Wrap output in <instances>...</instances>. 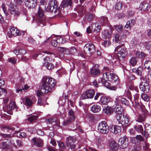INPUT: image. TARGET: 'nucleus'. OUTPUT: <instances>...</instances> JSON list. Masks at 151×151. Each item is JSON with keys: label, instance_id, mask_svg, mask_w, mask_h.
I'll return each instance as SVG.
<instances>
[{"label": "nucleus", "instance_id": "1", "mask_svg": "<svg viewBox=\"0 0 151 151\" xmlns=\"http://www.w3.org/2000/svg\"><path fill=\"white\" fill-rule=\"evenodd\" d=\"M135 23L134 19L130 20L127 22L126 25L123 27L122 25L114 26L117 31L115 35V41L119 43H122L126 41V38L127 35L129 34L128 31L125 29V28L130 29Z\"/></svg>", "mask_w": 151, "mask_h": 151}, {"label": "nucleus", "instance_id": "2", "mask_svg": "<svg viewBox=\"0 0 151 151\" xmlns=\"http://www.w3.org/2000/svg\"><path fill=\"white\" fill-rule=\"evenodd\" d=\"M56 82L55 80L52 78L47 77H43L42 80L41 91H37V95L40 98L42 93H46L52 92L54 90Z\"/></svg>", "mask_w": 151, "mask_h": 151}, {"label": "nucleus", "instance_id": "3", "mask_svg": "<svg viewBox=\"0 0 151 151\" xmlns=\"http://www.w3.org/2000/svg\"><path fill=\"white\" fill-rule=\"evenodd\" d=\"M115 53H114V57L118 61H124L125 57L127 55L128 52L126 48L123 44L117 46L115 49Z\"/></svg>", "mask_w": 151, "mask_h": 151}, {"label": "nucleus", "instance_id": "4", "mask_svg": "<svg viewBox=\"0 0 151 151\" xmlns=\"http://www.w3.org/2000/svg\"><path fill=\"white\" fill-rule=\"evenodd\" d=\"M106 81L114 82L115 84H117L119 82L118 77L114 73H111L109 72L104 73L103 78H100L98 79L99 83L103 84L106 83Z\"/></svg>", "mask_w": 151, "mask_h": 151}, {"label": "nucleus", "instance_id": "5", "mask_svg": "<svg viewBox=\"0 0 151 151\" xmlns=\"http://www.w3.org/2000/svg\"><path fill=\"white\" fill-rule=\"evenodd\" d=\"M37 20L38 25L43 27L46 24V21L45 18L43 10L39 7L37 12Z\"/></svg>", "mask_w": 151, "mask_h": 151}, {"label": "nucleus", "instance_id": "6", "mask_svg": "<svg viewBox=\"0 0 151 151\" xmlns=\"http://www.w3.org/2000/svg\"><path fill=\"white\" fill-rule=\"evenodd\" d=\"M58 2L56 0H50L47 6V9L51 12L53 11L55 9L54 12L56 14H60L61 13V12L60 10L59 9L58 7Z\"/></svg>", "mask_w": 151, "mask_h": 151}, {"label": "nucleus", "instance_id": "7", "mask_svg": "<svg viewBox=\"0 0 151 151\" xmlns=\"http://www.w3.org/2000/svg\"><path fill=\"white\" fill-rule=\"evenodd\" d=\"M98 130L101 133L106 134L109 131V127L107 123L105 121L101 122L98 126Z\"/></svg>", "mask_w": 151, "mask_h": 151}, {"label": "nucleus", "instance_id": "8", "mask_svg": "<svg viewBox=\"0 0 151 151\" xmlns=\"http://www.w3.org/2000/svg\"><path fill=\"white\" fill-rule=\"evenodd\" d=\"M84 52L86 54H92L96 51L95 47L94 44L92 43H87L83 47Z\"/></svg>", "mask_w": 151, "mask_h": 151}, {"label": "nucleus", "instance_id": "9", "mask_svg": "<svg viewBox=\"0 0 151 151\" xmlns=\"http://www.w3.org/2000/svg\"><path fill=\"white\" fill-rule=\"evenodd\" d=\"M116 118L119 124L122 125H127L130 123L129 116L126 115H123V116H117Z\"/></svg>", "mask_w": 151, "mask_h": 151}, {"label": "nucleus", "instance_id": "10", "mask_svg": "<svg viewBox=\"0 0 151 151\" xmlns=\"http://www.w3.org/2000/svg\"><path fill=\"white\" fill-rule=\"evenodd\" d=\"M16 148L17 146L15 145L14 141L12 140H8L7 141L4 142L2 143V149H13L14 147Z\"/></svg>", "mask_w": 151, "mask_h": 151}, {"label": "nucleus", "instance_id": "11", "mask_svg": "<svg viewBox=\"0 0 151 151\" xmlns=\"http://www.w3.org/2000/svg\"><path fill=\"white\" fill-rule=\"evenodd\" d=\"M118 145L120 148L122 149L126 148L128 145V141L126 137H121L119 140Z\"/></svg>", "mask_w": 151, "mask_h": 151}, {"label": "nucleus", "instance_id": "12", "mask_svg": "<svg viewBox=\"0 0 151 151\" xmlns=\"http://www.w3.org/2000/svg\"><path fill=\"white\" fill-rule=\"evenodd\" d=\"M10 32L11 34L14 36H23L25 34V32L18 30L16 28L12 27L10 28Z\"/></svg>", "mask_w": 151, "mask_h": 151}, {"label": "nucleus", "instance_id": "13", "mask_svg": "<svg viewBox=\"0 0 151 151\" xmlns=\"http://www.w3.org/2000/svg\"><path fill=\"white\" fill-rule=\"evenodd\" d=\"M95 94V91L93 90H89L86 91V95L83 94L82 95V98L83 99H85L86 98H92Z\"/></svg>", "mask_w": 151, "mask_h": 151}, {"label": "nucleus", "instance_id": "14", "mask_svg": "<svg viewBox=\"0 0 151 151\" xmlns=\"http://www.w3.org/2000/svg\"><path fill=\"white\" fill-rule=\"evenodd\" d=\"M25 6L29 8H33L35 7L37 4L36 0H25Z\"/></svg>", "mask_w": 151, "mask_h": 151}, {"label": "nucleus", "instance_id": "15", "mask_svg": "<svg viewBox=\"0 0 151 151\" xmlns=\"http://www.w3.org/2000/svg\"><path fill=\"white\" fill-rule=\"evenodd\" d=\"M32 141V144L37 147H41L43 145V141L40 138L34 137Z\"/></svg>", "mask_w": 151, "mask_h": 151}, {"label": "nucleus", "instance_id": "16", "mask_svg": "<svg viewBox=\"0 0 151 151\" xmlns=\"http://www.w3.org/2000/svg\"><path fill=\"white\" fill-rule=\"evenodd\" d=\"M139 87L141 91L143 92H147L149 91L150 87L147 83L141 82Z\"/></svg>", "mask_w": 151, "mask_h": 151}, {"label": "nucleus", "instance_id": "17", "mask_svg": "<svg viewBox=\"0 0 151 151\" xmlns=\"http://www.w3.org/2000/svg\"><path fill=\"white\" fill-rule=\"evenodd\" d=\"M110 101V98L108 96H101L99 101V103L103 105H107L108 103Z\"/></svg>", "mask_w": 151, "mask_h": 151}, {"label": "nucleus", "instance_id": "18", "mask_svg": "<svg viewBox=\"0 0 151 151\" xmlns=\"http://www.w3.org/2000/svg\"><path fill=\"white\" fill-rule=\"evenodd\" d=\"M9 11L12 15H13L15 17H17L19 14V12L18 10L13 6H11L9 8Z\"/></svg>", "mask_w": 151, "mask_h": 151}, {"label": "nucleus", "instance_id": "19", "mask_svg": "<svg viewBox=\"0 0 151 151\" xmlns=\"http://www.w3.org/2000/svg\"><path fill=\"white\" fill-rule=\"evenodd\" d=\"M114 54L112 55L107 54L106 56V61L110 64H112L113 62L115 63L117 60L114 57Z\"/></svg>", "mask_w": 151, "mask_h": 151}, {"label": "nucleus", "instance_id": "20", "mask_svg": "<svg viewBox=\"0 0 151 151\" xmlns=\"http://www.w3.org/2000/svg\"><path fill=\"white\" fill-rule=\"evenodd\" d=\"M72 1L71 0H63L61 2L60 6L62 8L66 7H71Z\"/></svg>", "mask_w": 151, "mask_h": 151}, {"label": "nucleus", "instance_id": "21", "mask_svg": "<svg viewBox=\"0 0 151 151\" xmlns=\"http://www.w3.org/2000/svg\"><path fill=\"white\" fill-rule=\"evenodd\" d=\"M102 37L104 38L109 39L111 36V31L110 29L109 30L106 29H104L102 32Z\"/></svg>", "mask_w": 151, "mask_h": 151}, {"label": "nucleus", "instance_id": "22", "mask_svg": "<svg viewBox=\"0 0 151 151\" xmlns=\"http://www.w3.org/2000/svg\"><path fill=\"white\" fill-rule=\"evenodd\" d=\"M145 129L143 136L145 137L147 140V138L149 137L150 135L151 134V126L147 125V127L146 126Z\"/></svg>", "mask_w": 151, "mask_h": 151}, {"label": "nucleus", "instance_id": "23", "mask_svg": "<svg viewBox=\"0 0 151 151\" xmlns=\"http://www.w3.org/2000/svg\"><path fill=\"white\" fill-rule=\"evenodd\" d=\"M49 58L48 57H46L44 59V61L45 62L44 65H45L46 68L48 70L52 69L54 68V66L51 63H49L47 62L48 61V59Z\"/></svg>", "mask_w": 151, "mask_h": 151}, {"label": "nucleus", "instance_id": "24", "mask_svg": "<svg viewBox=\"0 0 151 151\" xmlns=\"http://www.w3.org/2000/svg\"><path fill=\"white\" fill-rule=\"evenodd\" d=\"M37 101V99L35 97H32V100L29 98H27L25 99L26 104L29 106H31L33 102H35Z\"/></svg>", "mask_w": 151, "mask_h": 151}, {"label": "nucleus", "instance_id": "25", "mask_svg": "<svg viewBox=\"0 0 151 151\" xmlns=\"http://www.w3.org/2000/svg\"><path fill=\"white\" fill-rule=\"evenodd\" d=\"M134 128L135 131L139 133H140L142 135H143V129L142 125H138L137 124L136 125L134 126Z\"/></svg>", "mask_w": 151, "mask_h": 151}, {"label": "nucleus", "instance_id": "26", "mask_svg": "<svg viewBox=\"0 0 151 151\" xmlns=\"http://www.w3.org/2000/svg\"><path fill=\"white\" fill-rule=\"evenodd\" d=\"M91 25L93 32L98 33L100 32L101 27L100 25H96V24L94 23H92Z\"/></svg>", "mask_w": 151, "mask_h": 151}, {"label": "nucleus", "instance_id": "27", "mask_svg": "<svg viewBox=\"0 0 151 151\" xmlns=\"http://www.w3.org/2000/svg\"><path fill=\"white\" fill-rule=\"evenodd\" d=\"M8 110H15L16 111H18V109L15 104L14 101H12L10 103Z\"/></svg>", "mask_w": 151, "mask_h": 151}, {"label": "nucleus", "instance_id": "28", "mask_svg": "<svg viewBox=\"0 0 151 151\" xmlns=\"http://www.w3.org/2000/svg\"><path fill=\"white\" fill-rule=\"evenodd\" d=\"M14 52L17 55L19 54L23 55L26 53V51L23 49H19L18 48H16L14 50Z\"/></svg>", "mask_w": 151, "mask_h": 151}, {"label": "nucleus", "instance_id": "29", "mask_svg": "<svg viewBox=\"0 0 151 151\" xmlns=\"http://www.w3.org/2000/svg\"><path fill=\"white\" fill-rule=\"evenodd\" d=\"M76 141L75 137L71 136L67 137L65 141L66 145H70V144L74 143Z\"/></svg>", "mask_w": 151, "mask_h": 151}, {"label": "nucleus", "instance_id": "30", "mask_svg": "<svg viewBox=\"0 0 151 151\" xmlns=\"http://www.w3.org/2000/svg\"><path fill=\"white\" fill-rule=\"evenodd\" d=\"M150 7V6H149L148 4L145 1L141 3L139 6V8L144 11L148 10Z\"/></svg>", "mask_w": 151, "mask_h": 151}, {"label": "nucleus", "instance_id": "31", "mask_svg": "<svg viewBox=\"0 0 151 151\" xmlns=\"http://www.w3.org/2000/svg\"><path fill=\"white\" fill-rule=\"evenodd\" d=\"M103 112L106 114H110L113 111V109L110 106L106 105L103 108Z\"/></svg>", "mask_w": 151, "mask_h": 151}, {"label": "nucleus", "instance_id": "32", "mask_svg": "<svg viewBox=\"0 0 151 151\" xmlns=\"http://www.w3.org/2000/svg\"><path fill=\"white\" fill-rule=\"evenodd\" d=\"M142 68L141 67H139L137 68H134L132 70V72L136 73L137 75L141 76L142 75Z\"/></svg>", "mask_w": 151, "mask_h": 151}, {"label": "nucleus", "instance_id": "33", "mask_svg": "<svg viewBox=\"0 0 151 151\" xmlns=\"http://www.w3.org/2000/svg\"><path fill=\"white\" fill-rule=\"evenodd\" d=\"M93 15L92 14L88 13L85 15L83 20L85 21L90 22L93 19Z\"/></svg>", "mask_w": 151, "mask_h": 151}, {"label": "nucleus", "instance_id": "34", "mask_svg": "<svg viewBox=\"0 0 151 151\" xmlns=\"http://www.w3.org/2000/svg\"><path fill=\"white\" fill-rule=\"evenodd\" d=\"M100 110V106L97 104H94L91 107V110L92 111L93 113H97Z\"/></svg>", "mask_w": 151, "mask_h": 151}, {"label": "nucleus", "instance_id": "35", "mask_svg": "<svg viewBox=\"0 0 151 151\" xmlns=\"http://www.w3.org/2000/svg\"><path fill=\"white\" fill-rule=\"evenodd\" d=\"M34 114H32L31 115H29V116L27 118L28 121L32 122L35 121L38 118L37 114L36 115H34Z\"/></svg>", "mask_w": 151, "mask_h": 151}, {"label": "nucleus", "instance_id": "36", "mask_svg": "<svg viewBox=\"0 0 151 151\" xmlns=\"http://www.w3.org/2000/svg\"><path fill=\"white\" fill-rule=\"evenodd\" d=\"M110 149L113 151H116L118 149L117 144L115 142L113 141L110 144Z\"/></svg>", "mask_w": 151, "mask_h": 151}, {"label": "nucleus", "instance_id": "37", "mask_svg": "<svg viewBox=\"0 0 151 151\" xmlns=\"http://www.w3.org/2000/svg\"><path fill=\"white\" fill-rule=\"evenodd\" d=\"M100 21L101 24L104 25H106L108 22L107 18L104 16H101L100 18Z\"/></svg>", "mask_w": 151, "mask_h": 151}, {"label": "nucleus", "instance_id": "38", "mask_svg": "<svg viewBox=\"0 0 151 151\" xmlns=\"http://www.w3.org/2000/svg\"><path fill=\"white\" fill-rule=\"evenodd\" d=\"M147 141L146 140H145L142 145V147L144 151H150L149 143L146 141Z\"/></svg>", "mask_w": 151, "mask_h": 151}, {"label": "nucleus", "instance_id": "39", "mask_svg": "<svg viewBox=\"0 0 151 151\" xmlns=\"http://www.w3.org/2000/svg\"><path fill=\"white\" fill-rule=\"evenodd\" d=\"M91 72L92 75L97 76L100 74V71L99 69L93 68L91 69Z\"/></svg>", "mask_w": 151, "mask_h": 151}, {"label": "nucleus", "instance_id": "40", "mask_svg": "<svg viewBox=\"0 0 151 151\" xmlns=\"http://www.w3.org/2000/svg\"><path fill=\"white\" fill-rule=\"evenodd\" d=\"M141 97L145 101L148 102L150 99L149 96L147 94L142 93L141 95Z\"/></svg>", "mask_w": 151, "mask_h": 151}, {"label": "nucleus", "instance_id": "41", "mask_svg": "<svg viewBox=\"0 0 151 151\" xmlns=\"http://www.w3.org/2000/svg\"><path fill=\"white\" fill-rule=\"evenodd\" d=\"M15 132L17 136L20 138H24L27 135L26 133L24 132H20L18 131H15Z\"/></svg>", "mask_w": 151, "mask_h": 151}, {"label": "nucleus", "instance_id": "42", "mask_svg": "<svg viewBox=\"0 0 151 151\" xmlns=\"http://www.w3.org/2000/svg\"><path fill=\"white\" fill-rule=\"evenodd\" d=\"M135 139L137 143L139 144L140 143L144 141L143 137L140 135H137L135 137Z\"/></svg>", "mask_w": 151, "mask_h": 151}, {"label": "nucleus", "instance_id": "43", "mask_svg": "<svg viewBox=\"0 0 151 151\" xmlns=\"http://www.w3.org/2000/svg\"><path fill=\"white\" fill-rule=\"evenodd\" d=\"M121 131V128L120 126L118 125H115L114 126V133L117 134L120 132Z\"/></svg>", "mask_w": 151, "mask_h": 151}, {"label": "nucleus", "instance_id": "44", "mask_svg": "<svg viewBox=\"0 0 151 151\" xmlns=\"http://www.w3.org/2000/svg\"><path fill=\"white\" fill-rule=\"evenodd\" d=\"M126 96L130 101L132 102L133 105H134V101H132V97L130 92L129 91H127L126 94Z\"/></svg>", "mask_w": 151, "mask_h": 151}, {"label": "nucleus", "instance_id": "45", "mask_svg": "<svg viewBox=\"0 0 151 151\" xmlns=\"http://www.w3.org/2000/svg\"><path fill=\"white\" fill-rule=\"evenodd\" d=\"M121 102L122 104L126 106H128L129 105V101L124 98H122Z\"/></svg>", "mask_w": 151, "mask_h": 151}, {"label": "nucleus", "instance_id": "46", "mask_svg": "<svg viewBox=\"0 0 151 151\" xmlns=\"http://www.w3.org/2000/svg\"><path fill=\"white\" fill-rule=\"evenodd\" d=\"M129 62L132 66L134 67L137 64V60L136 58L135 57H132L130 59Z\"/></svg>", "mask_w": 151, "mask_h": 151}, {"label": "nucleus", "instance_id": "47", "mask_svg": "<svg viewBox=\"0 0 151 151\" xmlns=\"http://www.w3.org/2000/svg\"><path fill=\"white\" fill-rule=\"evenodd\" d=\"M136 55L137 57L142 59L145 58V54L142 52H137L136 53Z\"/></svg>", "mask_w": 151, "mask_h": 151}, {"label": "nucleus", "instance_id": "48", "mask_svg": "<svg viewBox=\"0 0 151 151\" xmlns=\"http://www.w3.org/2000/svg\"><path fill=\"white\" fill-rule=\"evenodd\" d=\"M29 88V87L28 86L27 84H25L24 86V87H22L21 88L20 87L18 88L16 90V92L19 93V92H21L22 90H27Z\"/></svg>", "mask_w": 151, "mask_h": 151}, {"label": "nucleus", "instance_id": "49", "mask_svg": "<svg viewBox=\"0 0 151 151\" xmlns=\"http://www.w3.org/2000/svg\"><path fill=\"white\" fill-rule=\"evenodd\" d=\"M111 42L109 39H108L102 42L101 44L103 46H104L105 47H108L111 44Z\"/></svg>", "mask_w": 151, "mask_h": 151}, {"label": "nucleus", "instance_id": "50", "mask_svg": "<svg viewBox=\"0 0 151 151\" xmlns=\"http://www.w3.org/2000/svg\"><path fill=\"white\" fill-rule=\"evenodd\" d=\"M123 111V109L121 107L119 108L118 109L115 110V113L116 114V117L117 116H122V112Z\"/></svg>", "mask_w": 151, "mask_h": 151}, {"label": "nucleus", "instance_id": "51", "mask_svg": "<svg viewBox=\"0 0 151 151\" xmlns=\"http://www.w3.org/2000/svg\"><path fill=\"white\" fill-rule=\"evenodd\" d=\"M45 122L47 124H51L55 122V119L51 118L45 120Z\"/></svg>", "mask_w": 151, "mask_h": 151}, {"label": "nucleus", "instance_id": "52", "mask_svg": "<svg viewBox=\"0 0 151 151\" xmlns=\"http://www.w3.org/2000/svg\"><path fill=\"white\" fill-rule=\"evenodd\" d=\"M122 97L121 96H117L115 98V100L114 101L115 104H119L121 102Z\"/></svg>", "mask_w": 151, "mask_h": 151}, {"label": "nucleus", "instance_id": "53", "mask_svg": "<svg viewBox=\"0 0 151 151\" xmlns=\"http://www.w3.org/2000/svg\"><path fill=\"white\" fill-rule=\"evenodd\" d=\"M135 106L136 107L139 109H141L142 108V104L137 102V101L135 102Z\"/></svg>", "mask_w": 151, "mask_h": 151}, {"label": "nucleus", "instance_id": "54", "mask_svg": "<svg viewBox=\"0 0 151 151\" xmlns=\"http://www.w3.org/2000/svg\"><path fill=\"white\" fill-rule=\"evenodd\" d=\"M8 61L13 64H14L16 63L17 61V59L14 57H11L9 58Z\"/></svg>", "mask_w": 151, "mask_h": 151}, {"label": "nucleus", "instance_id": "55", "mask_svg": "<svg viewBox=\"0 0 151 151\" xmlns=\"http://www.w3.org/2000/svg\"><path fill=\"white\" fill-rule=\"evenodd\" d=\"M2 7L3 11L5 15L6 16H7L8 15V13L6 9V7L5 5L4 4H3L2 5Z\"/></svg>", "mask_w": 151, "mask_h": 151}, {"label": "nucleus", "instance_id": "56", "mask_svg": "<svg viewBox=\"0 0 151 151\" xmlns=\"http://www.w3.org/2000/svg\"><path fill=\"white\" fill-rule=\"evenodd\" d=\"M115 9L118 10H120L122 8V4L121 3L118 2L117 3L115 6Z\"/></svg>", "mask_w": 151, "mask_h": 151}, {"label": "nucleus", "instance_id": "57", "mask_svg": "<svg viewBox=\"0 0 151 151\" xmlns=\"http://www.w3.org/2000/svg\"><path fill=\"white\" fill-rule=\"evenodd\" d=\"M58 43L57 40L53 39L51 41V44L52 46L55 47L57 46Z\"/></svg>", "mask_w": 151, "mask_h": 151}, {"label": "nucleus", "instance_id": "58", "mask_svg": "<svg viewBox=\"0 0 151 151\" xmlns=\"http://www.w3.org/2000/svg\"><path fill=\"white\" fill-rule=\"evenodd\" d=\"M28 41L29 43L33 45L36 43V41L33 38L30 37L28 38Z\"/></svg>", "mask_w": 151, "mask_h": 151}, {"label": "nucleus", "instance_id": "59", "mask_svg": "<svg viewBox=\"0 0 151 151\" xmlns=\"http://www.w3.org/2000/svg\"><path fill=\"white\" fill-rule=\"evenodd\" d=\"M58 145L59 147L62 149H64L65 148L64 143L61 142H58Z\"/></svg>", "mask_w": 151, "mask_h": 151}, {"label": "nucleus", "instance_id": "60", "mask_svg": "<svg viewBox=\"0 0 151 151\" xmlns=\"http://www.w3.org/2000/svg\"><path fill=\"white\" fill-rule=\"evenodd\" d=\"M68 114L70 117H75L74 116V111L72 109H70L69 110Z\"/></svg>", "mask_w": 151, "mask_h": 151}, {"label": "nucleus", "instance_id": "61", "mask_svg": "<svg viewBox=\"0 0 151 151\" xmlns=\"http://www.w3.org/2000/svg\"><path fill=\"white\" fill-rule=\"evenodd\" d=\"M139 96V94L138 93H136L134 95V99L135 101H137L138 100Z\"/></svg>", "mask_w": 151, "mask_h": 151}, {"label": "nucleus", "instance_id": "62", "mask_svg": "<svg viewBox=\"0 0 151 151\" xmlns=\"http://www.w3.org/2000/svg\"><path fill=\"white\" fill-rule=\"evenodd\" d=\"M37 134L40 136H43L44 135V132L42 130L39 129L37 131Z\"/></svg>", "mask_w": 151, "mask_h": 151}, {"label": "nucleus", "instance_id": "63", "mask_svg": "<svg viewBox=\"0 0 151 151\" xmlns=\"http://www.w3.org/2000/svg\"><path fill=\"white\" fill-rule=\"evenodd\" d=\"M57 39L58 43H64L63 39L62 37H60L59 36H58L57 37Z\"/></svg>", "mask_w": 151, "mask_h": 151}, {"label": "nucleus", "instance_id": "64", "mask_svg": "<svg viewBox=\"0 0 151 151\" xmlns=\"http://www.w3.org/2000/svg\"><path fill=\"white\" fill-rule=\"evenodd\" d=\"M146 47L149 50H151V42H149L147 43Z\"/></svg>", "mask_w": 151, "mask_h": 151}]
</instances>
